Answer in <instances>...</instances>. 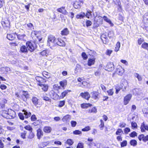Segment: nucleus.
I'll return each instance as SVG.
<instances>
[{
	"instance_id": "obj_1",
	"label": "nucleus",
	"mask_w": 148,
	"mask_h": 148,
	"mask_svg": "<svg viewBox=\"0 0 148 148\" xmlns=\"http://www.w3.org/2000/svg\"><path fill=\"white\" fill-rule=\"evenodd\" d=\"M26 44L27 47L24 45L22 46L21 47L20 51L22 52H27L28 50L30 51L31 52H32L34 50L35 47L32 42L28 41L27 42Z\"/></svg>"
},
{
	"instance_id": "obj_2",
	"label": "nucleus",
	"mask_w": 148,
	"mask_h": 148,
	"mask_svg": "<svg viewBox=\"0 0 148 148\" xmlns=\"http://www.w3.org/2000/svg\"><path fill=\"white\" fill-rule=\"evenodd\" d=\"M57 39L54 36L52 35L49 36L48 38L47 45L51 48L53 49V47L57 45Z\"/></svg>"
},
{
	"instance_id": "obj_3",
	"label": "nucleus",
	"mask_w": 148,
	"mask_h": 148,
	"mask_svg": "<svg viewBox=\"0 0 148 148\" xmlns=\"http://www.w3.org/2000/svg\"><path fill=\"white\" fill-rule=\"evenodd\" d=\"M24 113L23 114L22 113H19L18 114V116L20 119L22 120H23L24 119V117L23 114L25 115V118H27L29 117L31 115V113L30 112H28L26 110H23Z\"/></svg>"
},
{
	"instance_id": "obj_4",
	"label": "nucleus",
	"mask_w": 148,
	"mask_h": 148,
	"mask_svg": "<svg viewBox=\"0 0 148 148\" xmlns=\"http://www.w3.org/2000/svg\"><path fill=\"white\" fill-rule=\"evenodd\" d=\"M102 17L100 16H95L94 18V24L96 26H98L102 24Z\"/></svg>"
},
{
	"instance_id": "obj_5",
	"label": "nucleus",
	"mask_w": 148,
	"mask_h": 148,
	"mask_svg": "<svg viewBox=\"0 0 148 148\" xmlns=\"http://www.w3.org/2000/svg\"><path fill=\"white\" fill-rule=\"evenodd\" d=\"M15 112L11 109H8L7 112V119H11L14 118L15 116Z\"/></svg>"
},
{
	"instance_id": "obj_6",
	"label": "nucleus",
	"mask_w": 148,
	"mask_h": 148,
	"mask_svg": "<svg viewBox=\"0 0 148 148\" xmlns=\"http://www.w3.org/2000/svg\"><path fill=\"white\" fill-rule=\"evenodd\" d=\"M23 93L20 96L19 100H22L24 101L25 102L27 101V98L29 97V95L25 91H23Z\"/></svg>"
},
{
	"instance_id": "obj_7",
	"label": "nucleus",
	"mask_w": 148,
	"mask_h": 148,
	"mask_svg": "<svg viewBox=\"0 0 148 148\" xmlns=\"http://www.w3.org/2000/svg\"><path fill=\"white\" fill-rule=\"evenodd\" d=\"M83 3V1L80 0H76L73 4V6L75 8H79Z\"/></svg>"
},
{
	"instance_id": "obj_8",
	"label": "nucleus",
	"mask_w": 148,
	"mask_h": 148,
	"mask_svg": "<svg viewBox=\"0 0 148 148\" xmlns=\"http://www.w3.org/2000/svg\"><path fill=\"white\" fill-rule=\"evenodd\" d=\"M131 94H130L127 95L124 99V102L125 105H127L130 100L132 97Z\"/></svg>"
},
{
	"instance_id": "obj_9",
	"label": "nucleus",
	"mask_w": 148,
	"mask_h": 148,
	"mask_svg": "<svg viewBox=\"0 0 148 148\" xmlns=\"http://www.w3.org/2000/svg\"><path fill=\"white\" fill-rule=\"evenodd\" d=\"M106 68L108 71H113L114 69V66L113 63L109 62L107 64Z\"/></svg>"
},
{
	"instance_id": "obj_10",
	"label": "nucleus",
	"mask_w": 148,
	"mask_h": 148,
	"mask_svg": "<svg viewBox=\"0 0 148 148\" xmlns=\"http://www.w3.org/2000/svg\"><path fill=\"white\" fill-rule=\"evenodd\" d=\"M49 94L51 98L54 99H58L59 97V96L53 90L51 91Z\"/></svg>"
},
{
	"instance_id": "obj_11",
	"label": "nucleus",
	"mask_w": 148,
	"mask_h": 148,
	"mask_svg": "<svg viewBox=\"0 0 148 148\" xmlns=\"http://www.w3.org/2000/svg\"><path fill=\"white\" fill-rule=\"evenodd\" d=\"M90 148H99L100 144L99 143H94L93 142H90L89 144Z\"/></svg>"
},
{
	"instance_id": "obj_12",
	"label": "nucleus",
	"mask_w": 148,
	"mask_h": 148,
	"mask_svg": "<svg viewBox=\"0 0 148 148\" xmlns=\"http://www.w3.org/2000/svg\"><path fill=\"white\" fill-rule=\"evenodd\" d=\"M140 129L142 132H144L145 130L148 131V125H145L144 122H143L141 125Z\"/></svg>"
},
{
	"instance_id": "obj_13",
	"label": "nucleus",
	"mask_w": 148,
	"mask_h": 148,
	"mask_svg": "<svg viewBox=\"0 0 148 148\" xmlns=\"http://www.w3.org/2000/svg\"><path fill=\"white\" fill-rule=\"evenodd\" d=\"M80 95L83 98L87 100H88L90 97V95L88 92L84 93L82 92L80 94Z\"/></svg>"
},
{
	"instance_id": "obj_14",
	"label": "nucleus",
	"mask_w": 148,
	"mask_h": 148,
	"mask_svg": "<svg viewBox=\"0 0 148 148\" xmlns=\"http://www.w3.org/2000/svg\"><path fill=\"white\" fill-rule=\"evenodd\" d=\"M95 60V58H89L88 61V65L89 66H90L94 64Z\"/></svg>"
},
{
	"instance_id": "obj_15",
	"label": "nucleus",
	"mask_w": 148,
	"mask_h": 148,
	"mask_svg": "<svg viewBox=\"0 0 148 148\" xmlns=\"http://www.w3.org/2000/svg\"><path fill=\"white\" fill-rule=\"evenodd\" d=\"M124 69L121 66H119L116 70V73L120 75H122L124 72Z\"/></svg>"
},
{
	"instance_id": "obj_16",
	"label": "nucleus",
	"mask_w": 148,
	"mask_h": 148,
	"mask_svg": "<svg viewBox=\"0 0 148 148\" xmlns=\"http://www.w3.org/2000/svg\"><path fill=\"white\" fill-rule=\"evenodd\" d=\"M43 133L42 130L39 129L37 130V136L38 139H40L43 136Z\"/></svg>"
},
{
	"instance_id": "obj_17",
	"label": "nucleus",
	"mask_w": 148,
	"mask_h": 148,
	"mask_svg": "<svg viewBox=\"0 0 148 148\" xmlns=\"http://www.w3.org/2000/svg\"><path fill=\"white\" fill-rule=\"evenodd\" d=\"M57 45L60 46H64L65 45V42L60 38H58L57 39Z\"/></svg>"
},
{
	"instance_id": "obj_18",
	"label": "nucleus",
	"mask_w": 148,
	"mask_h": 148,
	"mask_svg": "<svg viewBox=\"0 0 148 148\" xmlns=\"http://www.w3.org/2000/svg\"><path fill=\"white\" fill-rule=\"evenodd\" d=\"M57 11L64 14H66L67 13V11L65 9V8L64 7H62L58 9Z\"/></svg>"
},
{
	"instance_id": "obj_19",
	"label": "nucleus",
	"mask_w": 148,
	"mask_h": 148,
	"mask_svg": "<svg viewBox=\"0 0 148 148\" xmlns=\"http://www.w3.org/2000/svg\"><path fill=\"white\" fill-rule=\"evenodd\" d=\"M101 39L103 43H106L108 40V37L106 35L104 34H102L101 36Z\"/></svg>"
},
{
	"instance_id": "obj_20",
	"label": "nucleus",
	"mask_w": 148,
	"mask_h": 148,
	"mask_svg": "<svg viewBox=\"0 0 148 148\" xmlns=\"http://www.w3.org/2000/svg\"><path fill=\"white\" fill-rule=\"evenodd\" d=\"M7 112L5 110H2L0 111V114L3 117L7 119Z\"/></svg>"
},
{
	"instance_id": "obj_21",
	"label": "nucleus",
	"mask_w": 148,
	"mask_h": 148,
	"mask_svg": "<svg viewBox=\"0 0 148 148\" xmlns=\"http://www.w3.org/2000/svg\"><path fill=\"white\" fill-rule=\"evenodd\" d=\"M104 20L109 23L111 26H113L114 25L113 24L112 22L106 16H104L103 17Z\"/></svg>"
},
{
	"instance_id": "obj_22",
	"label": "nucleus",
	"mask_w": 148,
	"mask_h": 148,
	"mask_svg": "<svg viewBox=\"0 0 148 148\" xmlns=\"http://www.w3.org/2000/svg\"><path fill=\"white\" fill-rule=\"evenodd\" d=\"M71 92V91L70 90H65L62 93L61 95L60 96V97L62 99L63 98L68 94V92Z\"/></svg>"
},
{
	"instance_id": "obj_23",
	"label": "nucleus",
	"mask_w": 148,
	"mask_h": 148,
	"mask_svg": "<svg viewBox=\"0 0 148 148\" xmlns=\"http://www.w3.org/2000/svg\"><path fill=\"white\" fill-rule=\"evenodd\" d=\"M2 25L4 27H9L10 26L9 21H3L2 23Z\"/></svg>"
},
{
	"instance_id": "obj_24",
	"label": "nucleus",
	"mask_w": 148,
	"mask_h": 148,
	"mask_svg": "<svg viewBox=\"0 0 148 148\" xmlns=\"http://www.w3.org/2000/svg\"><path fill=\"white\" fill-rule=\"evenodd\" d=\"M51 130L52 129L51 127L49 126L45 127L43 128V131L45 133H50Z\"/></svg>"
},
{
	"instance_id": "obj_25",
	"label": "nucleus",
	"mask_w": 148,
	"mask_h": 148,
	"mask_svg": "<svg viewBox=\"0 0 148 148\" xmlns=\"http://www.w3.org/2000/svg\"><path fill=\"white\" fill-rule=\"evenodd\" d=\"M85 16V13L82 12L77 15L76 18L77 19H82Z\"/></svg>"
},
{
	"instance_id": "obj_26",
	"label": "nucleus",
	"mask_w": 148,
	"mask_h": 148,
	"mask_svg": "<svg viewBox=\"0 0 148 148\" xmlns=\"http://www.w3.org/2000/svg\"><path fill=\"white\" fill-rule=\"evenodd\" d=\"M92 106V104L89 103H84L81 105V107L82 108H87L89 107Z\"/></svg>"
},
{
	"instance_id": "obj_27",
	"label": "nucleus",
	"mask_w": 148,
	"mask_h": 148,
	"mask_svg": "<svg viewBox=\"0 0 148 148\" xmlns=\"http://www.w3.org/2000/svg\"><path fill=\"white\" fill-rule=\"evenodd\" d=\"M36 79L40 82H46L45 80L41 77L37 76L35 78Z\"/></svg>"
},
{
	"instance_id": "obj_28",
	"label": "nucleus",
	"mask_w": 148,
	"mask_h": 148,
	"mask_svg": "<svg viewBox=\"0 0 148 148\" xmlns=\"http://www.w3.org/2000/svg\"><path fill=\"white\" fill-rule=\"evenodd\" d=\"M7 38L10 40H13L15 38V35L14 34H7Z\"/></svg>"
},
{
	"instance_id": "obj_29",
	"label": "nucleus",
	"mask_w": 148,
	"mask_h": 148,
	"mask_svg": "<svg viewBox=\"0 0 148 148\" xmlns=\"http://www.w3.org/2000/svg\"><path fill=\"white\" fill-rule=\"evenodd\" d=\"M71 116L69 114H67L64 116L62 118V120L64 122H66L69 120V119L70 118Z\"/></svg>"
},
{
	"instance_id": "obj_30",
	"label": "nucleus",
	"mask_w": 148,
	"mask_h": 148,
	"mask_svg": "<svg viewBox=\"0 0 148 148\" xmlns=\"http://www.w3.org/2000/svg\"><path fill=\"white\" fill-rule=\"evenodd\" d=\"M32 101L35 106H36L37 105L38 103V99L36 97H34L32 98Z\"/></svg>"
},
{
	"instance_id": "obj_31",
	"label": "nucleus",
	"mask_w": 148,
	"mask_h": 148,
	"mask_svg": "<svg viewBox=\"0 0 148 148\" xmlns=\"http://www.w3.org/2000/svg\"><path fill=\"white\" fill-rule=\"evenodd\" d=\"M18 38L20 40H23L24 38L26 36V35L24 34H17Z\"/></svg>"
},
{
	"instance_id": "obj_32",
	"label": "nucleus",
	"mask_w": 148,
	"mask_h": 148,
	"mask_svg": "<svg viewBox=\"0 0 148 148\" xmlns=\"http://www.w3.org/2000/svg\"><path fill=\"white\" fill-rule=\"evenodd\" d=\"M49 51L47 50H43L41 52L40 54L42 56H47L49 54Z\"/></svg>"
},
{
	"instance_id": "obj_33",
	"label": "nucleus",
	"mask_w": 148,
	"mask_h": 148,
	"mask_svg": "<svg viewBox=\"0 0 148 148\" xmlns=\"http://www.w3.org/2000/svg\"><path fill=\"white\" fill-rule=\"evenodd\" d=\"M69 31L67 28H65L61 32V34L62 35H66L69 34Z\"/></svg>"
},
{
	"instance_id": "obj_34",
	"label": "nucleus",
	"mask_w": 148,
	"mask_h": 148,
	"mask_svg": "<svg viewBox=\"0 0 148 148\" xmlns=\"http://www.w3.org/2000/svg\"><path fill=\"white\" fill-rule=\"evenodd\" d=\"M91 94L92 98L95 99H96L98 98V94L97 92H93L91 93Z\"/></svg>"
},
{
	"instance_id": "obj_35",
	"label": "nucleus",
	"mask_w": 148,
	"mask_h": 148,
	"mask_svg": "<svg viewBox=\"0 0 148 148\" xmlns=\"http://www.w3.org/2000/svg\"><path fill=\"white\" fill-rule=\"evenodd\" d=\"M42 90L44 91H47L48 88V86L47 85L43 84L41 86Z\"/></svg>"
},
{
	"instance_id": "obj_36",
	"label": "nucleus",
	"mask_w": 148,
	"mask_h": 148,
	"mask_svg": "<svg viewBox=\"0 0 148 148\" xmlns=\"http://www.w3.org/2000/svg\"><path fill=\"white\" fill-rule=\"evenodd\" d=\"M141 47L143 49L148 51V43L146 42L143 43L141 45Z\"/></svg>"
},
{
	"instance_id": "obj_37",
	"label": "nucleus",
	"mask_w": 148,
	"mask_h": 148,
	"mask_svg": "<svg viewBox=\"0 0 148 148\" xmlns=\"http://www.w3.org/2000/svg\"><path fill=\"white\" fill-rule=\"evenodd\" d=\"M91 12L90 11L88 10L86 14H85V16H86L88 18H90L92 16Z\"/></svg>"
},
{
	"instance_id": "obj_38",
	"label": "nucleus",
	"mask_w": 148,
	"mask_h": 148,
	"mask_svg": "<svg viewBox=\"0 0 148 148\" xmlns=\"http://www.w3.org/2000/svg\"><path fill=\"white\" fill-rule=\"evenodd\" d=\"M120 47V42H117V43L116 45V46L115 47V51L116 52H117L118 51H119V49Z\"/></svg>"
},
{
	"instance_id": "obj_39",
	"label": "nucleus",
	"mask_w": 148,
	"mask_h": 148,
	"mask_svg": "<svg viewBox=\"0 0 148 148\" xmlns=\"http://www.w3.org/2000/svg\"><path fill=\"white\" fill-rule=\"evenodd\" d=\"M123 133V131L121 129H118L116 132V135H121Z\"/></svg>"
},
{
	"instance_id": "obj_40",
	"label": "nucleus",
	"mask_w": 148,
	"mask_h": 148,
	"mask_svg": "<svg viewBox=\"0 0 148 148\" xmlns=\"http://www.w3.org/2000/svg\"><path fill=\"white\" fill-rule=\"evenodd\" d=\"M108 95L110 96L112 95L114 93V91L113 89H110L107 91Z\"/></svg>"
},
{
	"instance_id": "obj_41",
	"label": "nucleus",
	"mask_w": 148,
	"mask_h": 148,
	"mask_svg": "<svg viewBox=\"0 0 148 148\" xmlns=\"http://www.w3.org/2000/svg\"><path fill=\"white\" fill-rule=\"evenodd\" d=\"M60 85L63 88H64L67 84V82L66 81H61L60 82Z\"/></svg>"
},
{
	"instance_id": "obj_42",
	"label": "nucleus",
	"mask_w": 148,
	"mask_h": 148,
	"mask_svg": "<svg viewBox=\"0 0 148 148\" xmlns=\"http://www.w3.org/2000/svg\"><path fill=\"white\" fill-rule=\"evenodd\" d=\"M101 124L99 125V127L101 130H103L104 127V125L103 121L102 120H100Z\"/></svg>"
},
{
	"instance_id": "obj_43",
	"label": "nucleus",
	"mask_w": 148,
	"mask_h": 148,
	"mask_svg": "<svg viewBox=\"0 0 148 148\" xmlns=\"http://www.w3.org/2000/svg\"><path fill=\"white\" fill-rule=\"evenodd\" d=\"M137 142L135 140H132L130 141V144L131 145L133 146H136L137 145Z\"/></svg>"
},
{
	"instance_id": "obj_44",
	"label": "nucleus",
	"mask_w": 148,
	"mask_h": 148,
	"mask_svg": "<svg viewBox=\"0 0 148 148\" xmlns=\"http://www.w3.org/2000/svg\"><path fill=\"white\" fill-rule=\"evenodd\" d=\"M135 76L138 79V81H140L142 80V78L141 76L137 73H136L135 74Z\"/></svg>"
},
{
	"instance_id": "obj_45",
	"label": "nucleus",
	"mask_w": 148,
	"mask_h": 148,
	"mask_svg": "<svg viewBox=\"0 0 148 148\" xmlns=\"http://www.w3.org/2000/svg\"><path fill=\"white\" fill-rule=\"evenodd\" d=\"M73 134L75 135H80L82 134V132L79 130H76L73 132Z\"/></svg>"
},
{
	"instance_id": "obj_46",
	"label": "nucleus",
	"mask_w": 148,
	"mask_h": 148,
	"mask_svg": "<svg viewBox=\"0 0 148 148\" xmlns=\"http://www.w3.org/2000/svg\"><path fill=\"white\" fill-rule=\"evenodd\" d=\"M82 56L84 60H86L88 58V56L85 52H83L82 53Z\"/></svg>"
},
{
	"instance_id": "obj_47",
	"label": "nucleus",
	"mask_w": 148,
	"mask_h": 148,
	"mask_svg": "<svg viewBox=\"0 0 148 148\" xmlns=\"http://www.w3.org/2000/svg\"><path fill=\"white\" fill-rule=\"evenodd\" d=\"M90 130V127L89 126L86 127L82 129V131L83 132H87Z\"/></svg>"
},
{
	"instance_id": "obj_48",
	"label": "nucleus",
	"mask_w": 148,
	"mask_h": 148,
	"mask_svg": "<svg viewBox=\"0 0 148 148\" xmlns=\"http://www.w3.org/2000/svg\"><path fill=\"white\" fill-rule=\"evenodd\" d=\"M89 112L90 113L93 112L96 113L97 112V109L95 107H94L91 110H89Z\"/></svg>"
},
{
	"instance_id": "obj_49",
	"label": "nucleus",
	"mask_w": 148,
	"mask_h": 148,
	"mask_svg": "<svg viewBox=\"0 0 148 148\" xmlns=\"http://www.w3.org/2000/svg\"><path fill=\"white\" fill-rule=\"evenodd\" d=\"M24 128L26 130L29 131L30 132L32 131V128L29 125H27Z\"/></svg>"
},
{
	"instance_id": "obj_50",
	"label": "nucleus",
	"mask_w": 148,
	"mask_h": 148,
	"mask_svg": "<svg viewBox=\"0 0 148 148\" xmlns=\"http://www.w3.org/2000/svg\"><path fill=\"white\" fill-rule=\"evenodd\" d=\"M131 125L132 128H136L137 127V124L135 122H133L131 123Z\"/></svg>"
},
{
	"instance_id": "obj_51",
	"label": "nucleus",
	"mask_w": 148,
	"mask_h": 148,
	"mask_svg": "<svg viewBox=\"0 0 148 148\" xmlns=\"http://www.w3.org/2000/svg\"><path fill=\"white\" fill-rule=\"evenodd\" d=\"M86 25L87 27L90 26L92 24V22L88 20H86Z\"/></svg>"
},
{
	"instance_id": "obj_52",
	"label": "nucleus",
	"mask_w": 148,
	"mask_h": 148,
	"mask_svg": "<svg viewBox=\"0 0 148 148\" xmlns=\"http://www.w3.org/2000/svg\"><path fill=\"white\" fill-rule=\"evenodd\" d=\"M112 51V50L107 49L106 51V54L107 55L110 56Z\"/></svg>"
},
{
	"instance_id": "obj_53",
	"label": "nucleus",
	"mask_w": 148,
	"mask_h": 148,
	"mask_svg": "<svg viewBox=\"0 0 148 148\" xmlns=\"http://www.w3.org/2000/svg\"><path fill=\"white\" fill-rule=\"evenodd\" d=\"M82 86H83V87H87L88 85V83L87 82L84 81H82Z\"/></svg>"
},
{
	"instance_id": "obj_54",
	"label": "nucleus",
	"mask_w": 148,
	"mask_h": 148,
	"mask_svg": "<svg viewBox=\"0 0 148 148\" xmlns=\"http://www.w3.org/2000/svg\"><path fill=\"white\" fill-rule=\"evenodd\" d=\"M65 103V101H60L59 102V106L60 107H61L63 106Z\"/></svg>"
},
{
	"instance_id": "obj_55",
	"label": "nucleus",
	"mask_w": 148,
	"mask_h": 148,
	"mask_svg": "<svg viewBox=\"0 0 148 148\" xmlns=\"http://www.w3.org/2000/svg\"><path fill=\"white\" fill-rule=\"evenodd\" d=\"M34 134L32 132V131L30 132L29 135V138L30 139H32L34 137Z\"/></svg>"
},
{
	"instance_id": "obj_56",
	"label": "nucleus",
	"mask_w": 148,
	"mask_h": 148,
	"mask_svg": "<svg viewBox=\"0 0 148 148\" xmlns=\"http://www.w3.org/2000/svg\"><path fill=\"white\" fill-rule=\"evenodd\" d=\"M130 136L132 137H134L137 135V133L135 132H133L130 134Z\"/></svg>"
},
{
	"instance_id": "obj_57",
	"label": "nucleus",
	"mask_w": 148,
	"mask_h": 148,
	"mask_svg": "<svg viewBox=\"0 0 148 148\" xmlns=\"http://www.w3.org/2000/svg\"><path fill=\"white\" fill-rule=\"evenodd\" d=\"M127 144V141L126 140L123 141L121 143V147H124L126 146Z\"/></svg>"
},
{
	"instance_id": "obj_58",
	"label": "nucleus",
	"mask_w": 148,
	"mask_h": 148,
	"mask_svg": "<svg viewBox=\"0 0 148 148\" xmlns=\"http://www.w3.org/2000/svg\"><path fill=\"white\" fill-rule=\"evenodd\" d=\"M27 26L29 27L30 29L32 30L34 29L33 25L31 23H29L27 24Z\"/></svg>"
},
{
	"instance_id": "obj_59",
	"label": "nucleus",
	"mask_w": 148,
	"mask_h": 148,
	"mask_svg": "<svg viewBox=\"0 0 148 148\" xmlns=\"http://www.w3.org/2000/svg\"><path fill=\"white\" fill-rule=\"evenodd\" d=\"M47 145L45 143H40L39 145V146L40 148H42Z\"/></svg>"
},
{
	"instance_id": "obj_60",
	"label": "nucleus",
	"mask_w": 148,
	"mask_h": 148,
	"mask_svg": "<svg viewBox=\"0 0 148 148\" xmlns=\"http://www.w3.org/2000/svg\"><path fill=\"white\" fill-rule=\"evenodd\" d=\"M67 143L70 145H71L73 143L72 140L71 139H68L66 141Z\"/></svg>"
},
{
	"instance_id": "obj_61",
	"label": "nucleus",
	"mask_w": 148,
	"mask_h": 148,
	"mask_svg": "<svg viewBox=\"0 0 148 148\" xmlns=\"http://www.w3.org/2000/svg\"><path fill=\"white\" fill-rule=\"evenodd\" d=\"M26 134V132L25 131H24L23 132L21 133V136L23 139L25 138V135Z\"/></svg>"
},
{
	"instance_id": "obj_62",
	"label": "nucleus",
	"mask_w": 148,
	"mask_h": 148,
	"mask_svg": "<svg viewBox=\"0 0 148 148\" xmlns=\"http://www.w3.org/2000/svg\"><path fill=\"white\" fill-rule=\"evenodd\" d=\"M83 144L82 143H79L78 144L77 148H83Z\"/></svg>"
},
{
	"instance_id": "obj_63",
	"label": "nucleus",
	"mask_w": 148,
	"mask_h": 148,
	"mask_svg": "<svg viewBox=\"0 0 148 148\" xmlns=\"http://www.w3.org/2000/svg\"><path fill=\"white\" fill-rule=\"evenodd\" d=\"M130 131V129L128 127H126L124 129V132L126 134H128Z\"/></svg>"
},
{
	"instance_id": "obj_64",
	"label": "nucleus",
	"mask_w": 148,
	"mask_h": 148,
	"mask_svg": "<svg viewBox=\"0 0 148 148\" xmlns=\"http://www.w3.org/2000/svg\"><path fill=\"white\" fill-rule=\"evenodd\" d=\"M71 123L72 127H75L76 125L77 122L75 121H71Z\"/></svg>"
}]
</instances>
